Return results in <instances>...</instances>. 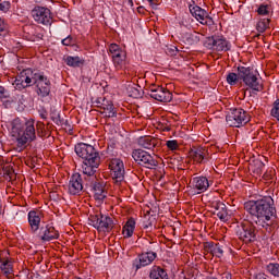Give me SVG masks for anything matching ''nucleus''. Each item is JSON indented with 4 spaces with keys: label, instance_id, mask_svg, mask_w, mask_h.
<instances>
[{
    "label": "nucleus",
    "instance_id": "45",
    "mask_svg": "<svg viewBox=\"0 0 279 279\" xmlns=\"http://www.w3.org/2000/svg\"><path fill=\"white\" fill-rule=\"evenodd\" d=\"M129 4L131 5V8H134V1L133 0H129Z\"/></svg>",
    "mask_w": 279,
    "mask_h": 279
},
{
    "label": "nucleus",
    "instance_id": "44",
    "mask_svg": "<svg viewBox=\"0 0 279 279\" xmlns=\"http://www.w3.org/2000/svg\"><path fill=\"white\" fill-rule=\"evenodd\" d=\"M134 90H135V93L133 94V97H141V94L136 89H134Z\"/></svg>",
    "mask_w": 279,
    "mask_h": 279
},
{
    "label": "nucleus",
    "instance_id": "22",
    "mask_svg": "<svg viewBox=\"0 0 279 279\" xmlns=\"http://www.w3.org/2000/svg\"><path fill=\"white\" fill-rule=\"evenodd\" d=\"M134 230H136V220L130 218L122 228L124 239H131L134 234Z\"/></svg>",
    "mask_w": 279,
    "mask_h": 279
},
{
    "label": "nucleus",
    "instance_id": "7",
    "mask_svg": "<svg viewBox=\"0 0 279 279\" xmlns=\"http://www.w3.org/2000/svg\"><path fill=\"white\" fill-rule=\"evenodd\" d=\"M239 77L253 90H263V84H260V80L252 73V69L245 66L239 68Z\"/></svg>",
    "mask_w": 279,
    "mask_h": 279
},
{
    "label": "nucleus",
    "instance_id": "31",
    "mask_svg": "<svg viewBox=\"0 0 279 279\" xmlns=\"http://www.w3.org/2000/svg\"><path fill=\"white\" fill-rule=\"evenodd\" d=\"M101 114H104V117H108L109 119L112 117H117V110H114V105H112V102L104 105Z\"/></svg>",
    "mask_w": 279,
    "mask_h": 279
},
{
    "label": "nucleus",
    "instance_id": "35",
    "mask_svg": "<svg viewBox=\"0 0 279 279\" xmlns=\"http://www.w3.org/2000/svg\"><path fill=\"white\" fill-rule=\"evenodd\" d=\"M270 12H271V7H269V4H260L257 9V14L259 16H269Z\"/></svg>",
    "mask_w": 279,
    "mask_h": 279
},
{
    "label": "nucleus",
    "instance_id": "13",
    "mask_svg": "<svg viewBox=\"0 0 279 279\" xmlns=\"http://www.w3.org/2000/svg\"><path fill=\"white\" fill-rule=\"evenodd\" d=\"M236 234L244 243H252L256 239V229L250 222H244L239 227Z\"/></svg>",
    "mask_w": 279,
    "mask_h": 279
},
{
    "label": "nucleus",
    "instance_id": "15",
    "mask_svg": "<svg viewBox=\"0 0 279 279\" xmlns=\"http://www.w3.org/2000/svg\"><path fill=\"white\" fill-rule=\"evenodd\" d=\"M209 48L214 51H230L232 45L223 35L214 36L208 39Z\"/></svg>",
    "mask_w": 279,
    "mask_h": 279
},
{
    "label": "nucleus",
    "instance_id": "26",
    "mask_svg": "<svg viewBox=\"0 0 279 279\" xmlns=\"http://www.w3.org/2000/svg\"><path fill=\"white\" fill-rule=\"evenodd\" d=\"M215 208V215H217V217H219L221 221H228V209L226 207V204L221 202L216 203Z\"/></svg>",
    "mask_w": 279,
    "mask_h": 279
},
{
    "label": "nucleus",
    "instance_id": "4",
    "mask_svg": "<svg viewBox=\"0 0 279 279\" xmlns=\"http://www.w3.org/2000/svg\"><path fill=\"white\" fill-rule=\"evenodd\" d=\"M75 154L78 156V158H82L84 162H87L88 165H97V162H101V157H99V153L88 144H77L75 146Z\"/></svg>",
    "mask_w": 279,
    "mask_h": 279
},
{
    "label": "nucleus",
    "instance_id": "12",
    "mask_svg": "<svg viewBox=\"0 0 279 279\" xmlns=\"http://www.w3.org/2000/svg\"><path fill=\"white\" fill-rule=\"evenodd\" d=\"M189 10L201 25H213V17L208 15V12L202 9V7L190 4Z\"/></svg>",
    "mask_w": 279,
    "mask_h": 279
},
{
    "label": "nucleus",
    "instance_id": "10",
    "mask_svg": "<svg viewBox=\"0 0 279 279\" xmlns=\"http://www.w3.org/2000/svg\"><path fill=\"white\" fill-rule=\"evenodd\" d=\"M32 16L36 23L41 25H51L52 16L51 11L45 7H35L32 10Z\"/></svg>",
    "mask_w": 279,
    "mask_h": 279
},
{
    "label": "nucleus",
    "instance_id": "5",
    "mask_svg": "<svg viewBox=\"0 0 279 279\" xmlns=\"http://www.w3.org/2000/svg\"><path fill=\"white\" fill-rule=\"evenodd\" d=\"M109 53L113 65L118 71H121V69L128 64V52L125 51V48L117 44H111L109 46Z\"/></svg>",
    "mask_w": 279,
    "mask_h": 279
},
{
    "label": "nucleus",
    "instance_id": "29",
    "mask_svg": "<svg viewBox=\"0 0 279 279\" xmlns=\"http://www.w3.org/2000/svg\"><path fill=\"white\" fill-rule=\"evenodd\" d=\"M101 162L97 163H88V161H84L83 163V173L85 175H95V172L97 171V168L99 167Z\"/></svg>",
    "mask_w": 279,
    "mask_h": 279
},
{
    "label": "nucleus",
    "instance_id": "28",
    "mask_svg": "<svg viewBox=\"0 0 279 279\" xmlns=\"http://www.w3.org/2000/svg\"><path fill=\"white\" fill-rule=\"evenodd\" d=\"M156 138L150 136L141 137L138 143L144 149H154L156 147Z\"/></svg>",
    "mask_w": 279,
    "mask_h": 279
},
{
    "label": "nucleus",
    "instance_id": "17",
    "mask_svg": "<svg viewBox=\"0 0 279 279\" xmlns=\"http://www.w3.org/2000/svg\"><path fill=\"white\" fill-rule=\"evenodd\" d=\"M156 253L154 252H146L140 254L134 260H133V268L138 271V269H143V267H147L148 265H151L154 260H156Z\"/></svg>",
    "mask_w": 279,
    "mask_h": 279
},
{
    "label": "nucleus",
    "instance_id": "34",
    "mask_svg": "<svg viewBox=\"0 0 279 279\" xmlns=\"http://www.w3.org/2000/svg\"><path fill=\"white\" fill-rule=\"evenodd\" d=\"M239 72V68H238ZM239 80H241V76H239V73H229L227 75V82L230 84V86H236L239 84Z\"/></svg>",
    "mask_w": 279,
    "mask_h": 279
},
{
    "label": "nucleus",
    "instance_id": "27",
    "mask_svg": "<svg viewBox=\"0 0 279 279\" xmlns=\"http://www.w3.org/2000/svg\"><path fill=\"white\" fill-rule=\"evenodd\" d=\"M0 269L2 271V274H4V276H7V278H10V276H12L14 269L12 266V260L10 259H1L0 260Z\"/></svg>",
    "mask_w": 279,
    "mask_h": 279
},
{
    "label": "nucleus",
    "instance_id": "25",
    "mask_svg": "<svg viewBox=\"0 0 279 279\" xmlns=\"http://www.w3.org/2000/svg\"><path fill=\"white\" fill-rule=\"evenodd\" d=\"M150 279H169V275L167 270L159 266H153L149 272Z\"/></svg>",
    "mask_w": 279,
    "mask_h": 279
},
{
    "label": "nucleus",
    "instance_id": "37",
    "mask_svg": "<svg viewBox=\"0 0 279 279\" xmlns=\"http://www.w3.org/2000/svg\"><path fill=\"white\" fill-rule=\"evenodd\" d=\"M267 271L272 276H277L279 278V264L271 263L267 266Z\"/></svg>",
    "mask_w": 279,
    "mask_h": 279
},
{
    "label": "nucleus",
    "instance_id": "18",
    "mask_svg": "<svg viewBox=\"0 0 279 279\" xmlns=\"http://www.w3.org/2000/svg\"><path fill=\"white\" fill-rule=\"evenodd\" d=\"M84 191V182L80 173H74L68 184V193L70 195H80Z\"/></svg>",
    "mask_w": 279,
    "mask_h": 279
},
{
    "label": "nucleus",
    "instance_id": "2",
    "mask_svg": "<svg viewBox=\"0 0 279 279\" xmlns=\"http://www.w3.org/2000/svg\"><path fill=\"white\" fill-rule=\"evenodd\" d=\"M13 86L16 90H23L27 86H36L37 94L40 97H47L51 93V82H49V78L41 73L34 72L32 69L22 71L13 82Z\"/></svg>",
    "mask_w": 279,
    "mask_h": 279
},
{
    "label": "nucleus",
    "instance_id": "9",
    "mask_svg": "<svg viewBox=\"0 0 279 279\" xmlns=\"http://www.w3.org/2000/svg\"><path fill=\"white\" fill-rule=\"evenodd\" d=\"M89 221L98 232H110L112 230V218L108 216L101 214L90 215Z\"/></svg>",
    "mask_w": 279,
    "mask_h": 279
},
{
    "label": "nucleus",
    "instance_id": "1",
    "mask_svg": "<svg viewBox=\"0 0 279 279\" xmlns=\"http://www.w3.org/2000/svg\"><path fill=\"white\" fill-rule=\"evenodd\" d=\"M244 208L253 217V221L257 225V228L269 230L274 225L276 208L274 207V198L271 196H264L257 201H248L244 204Z\"/></svg>",
    "mask_w": 279,
    "mask_h": 279
},
{
    "label": "nucleus",
    "instance_id": "16",
    "mask_svg": "<svg viewBox=\"0 0 279 279\" xmlns=\"http://www.w3.org/2000/svg\"><path fill=\"white\" fill-rule=\"evenodd\" d=\"M190 184L191 189L199 195L201 193H206V191L213 186V181L208 180L206 177H194Z\"/></svg>",
    "mask_w": 279,
    "mask_h": 279
},
{
    "label": "nucleus",
    "instance_id": "47",
    "mask_svg": "<svg viewBox=\"0 0 279 279\" xmlns=\"http://www.w3.org/2000/svg\"><path fill=\"white\" fill-rule=\"evenodd\" d=\"M154 0H148V3H153Z\"/></svg>",
    "mask_w": 279,
    "mask_h": 279
},
{
    "label": "nucleus",
    "instance_id": "8",
    "mask_svg": "<svg viewBox=\"0 0 279 279\" xmlns=\"http://www.w3.org/2000/svg\"><path fill=\"white\" fill-rule=\"evenodd\" d=\"M132 158L137 162V165L146 167V169H154V167H158V161L154 159L149 153L143 149L133 150Z\"/></svg>",
    "mask_w": 279,
    "mask_h": 279
},
{
    "label": "nucleus",
    "instance_id": "6",
    "mask_svg": "<svg viewBox=\"0 0 279 279\" xmlns=\"http://www.w3.org/2000/svg\"><path fill=\"white\" fill-rule=\"evenodd\" d=\"M226 121L230 128H241L250 123V114L243 109H233L227 114Z\"/></svg>",
    "mask_w": 279,
    "mask_h": 279
},
{
    "label": "nucleus",
    "instance_id": "39",
    "mask_svg": "<svg viewBox=\"0 0 279 279\" xmlns=\"http://www.w3.org/2000/svg\"><path fill=\"white\" fill-rule=\"evenodd\" d=\"M62 45H64L65 47H71V45H73V37L68 36L66 38H64L62 40Z\"/></svg>",
    "mask_w": 279,
    "mask_h": 279
},
{
    "label": "nucleus",
    "instance_id": "14",
    "mask_svg": "<svg viewBox=\"0 0 279 279\" xmlns=\"http://www.w3.org/2000/svg\"><path fill=\"white\" fill-rule=\"evenodd\" d=\"M109 169L111 171V178L116 182H123L125 178V167L123 166V160L112 159L109 163Z\"/></svg>",
    "mask_w": 279,
    "mask_h": 279
},
{
    "label": "nucleus",
    "instance_id": "41",
    "mask_svg": "<svg viewBox=\"0 0 279 279\" xmlns=\"http://www.w3.org/2000/svg\"><path fill=\"white\" fill-rule=\"evenodd\" d=\"M10 8V3L4 2V4L0 3V10L5 12Z\"/></svg>",
    "mask_w": 279,
    "mask_h": 279
},
{
    "label": "nucleus",
    "instance_id": "20",
    "mask_svg": "<svg viewBox=\"0 0 279 279\" xmlns=\"http://www.w3.org/2000/svg\"><path fill=\"white\" fill-rule=\"evenodd\" d=\"M190 157L192 160H194V162L202 163L204 160H208V149L202 146L193 147L190 150Z\"/></svg>",
    "mask_w": 279,
    "mask_h": 279
},
{
    "label": "nucleus",
    "instance_id": "38",
    "mask_svg": "<svg viewBox=\"0 0 279 279\" xmlns=\"http://www.w3.org/2000/svg\"><path fill=\"white\" fill-rule=\"evenodd\" d=\"M168 149H171V151H175V149H178L179 145H178V141L172 140V141H168L166 143Z\"/></svg>",
    "mask_w": 279,
    "mask_h": 279
},
{
    "label": "nucleus",
    "instance_id": "3",
    "mask_svg": "<svg viewBox=\"0 0 279 279\" xmlns=\"http://www.w3.org/2000/svg\"><path fill=\"white\" fill-rule=\"evenodd\" d=\"M35 123L34 119H29L23 123L19 118L10 122L9 134L12 141L16 142L17 147H25L27 143L36 141Z\"/></svg>",
    "mask_w": 279,
    "mask_h": 279
},
{
    "label": "nucleus",
    "instance_id": "32",
    "mask_svg": "<svg viewBox=\"0 0 279 279\" xmlns=\"http://www.w3.org/2000/svg\"><path fill=\"white\" fill-rule=\"evenodd\" d=\"M250 169H252L253 173L256 175H263V169H265V163L260 160H255L254 165H251Z\"/></svg>",
    "mask_w": 279,
    "mask_h": 279
},
{
    "label": "nucleus",
    "instance_id": "46",
    "mask_svg": "<svg viewBox=\"0 0 279 279\" xmlns=\"http://www.w3.org/2000/svg\"><path fill=\"white\" fill-rule=\"evenodd\" d=\"M257 279H267V278H265V276H263V275H259V276H257Z\"/></svg>",
    "mask_w": 279,
    "mask_h": 279
},
{
    "label": "nucleus",
    "instance_id": "30",
    "mask_svg": "<svg viewBox=\"0 0 279 279\" xmlns=\"http://www.w3.org/2000/svg\"><path fill=\"white\" fill-rule=\"evenodd\" d=\"M65 64L68 66H73L74 69H76L77 66H82L84 64V59L80 57L69 56L65 58Z\"/></svg>",
    "mask_w": 279,
    "mask_h": 279
},
{
    "label": "nucleus",
    "instance_id": "43",
    "mask_svg": "<svg viewBox=\"0 0 279 279\" xmlns=\"http://www.w3.org/2000/svg\"><path fill=\"white\" fill-rule=\"evenodd\" d=\"M192 38L195 40V43L199 41V37L197 36V34L191 35Z\"/></svg>",
    "mask_w": 279,
    "mask_h": 279
},
{
    "label": "nucleus",
    "instance_id": "40",
    "mask_svg": "<svg viewBox=\"0 0 279 279\" xmlns=\"http://www.w3.org/2000/svg\"><path fill=\"white\" fill-rule=\"evenodd\" d=\"M24 32L27 33L29 36H34V26H25Z\"/></svg>",
    "mask_w": 279,
    "mask_h": 279
},
{
    "label": "nucleus",
    "instance_id": "11",
    "mask_svg": "<svg viewBox=\"0 0 279 279\" xmlns=\"http://www.w3.org/2000/svg\"><path fill=\"white\" fill-rule=\"evenodd\" d=\"M149 96L156 101H163L165 104H169L173 99V94L169 89L158 85L150 86Z\"/></svg>",
    "mask_w": 279,
    "mask_h": 279
},
{
    "label": "nucleus",
    "instance_id": "36",
    "mask_svg": "<svg viewBox=\"0 0 279 279\" xmlns=\"http://www.w3.org/2000/svg\"><path fill=\"white\" fill-rule=\"evenodd\" d=\"M10 34V26L5 20L0 17V36H8Z\"/></svg>",
    "mask_w": 279,
    "mask_h": 279
},
{
    "label": "nucleus",
    "instance_id": "42",
    "mask_svg": "<svg viewBox=\"0 0 279 279\" xmlns=\"http://www.w3.org/2000/svg\"><path fill=\"white\" fill-rule=\"evenodd\" d=\"M8 97L5 95V88L3 86H0V99H5Z\"/></svg>",
    "mask_w": 279,
    "mask_h": 279
},
{
    "label": "nucleus",
    "instance_id": "23",
    "mask_svg": "<svg viewBox=\"0 0 279 279\" xmlns=\"http://www.w3.org/2000/svg\"><path fill=\"white\" fill-rule=\"evenodd\" d=\"M205 252L211 254V256H216L217 258H221V256H223V248H221L219 244H215L213 242L205 243Z\"/></svg>",
    "mask_w": 279,
    "mask_h": 279
},
{
    "label": "nucleus",
    "instance_id": "19",
    "mask_svg": "<svg viewBox=\"0 0 279 279\" xmlns=\"http://www.w3.org/2000/svg\"><path fill=\"white\" fill-rule=\"evenodd\" d=\"M31 232L35 233L40 230V221H43V213L40 210H31L27 215Z\"/></svg>",
    "mask_w": 279,
    "mask_h": 279
},
{
    "label": "nucleus",
    "instance_id": "33",
    "mask_svg": "<svg viewBox=\"0 0 279 279\" xmlns=\"http://www.w3.org/2000/svg\"><path fill=\"white\" fill-rule=\"evenodd\" d=\"M267 27H269V19H262L256 24V31L259 32V34L265 33Z\"/></svg>",
    "mask_w": 279,
    "mask_h": 279
},
{
    "label": "nucleus",
    "instance_id": "21",
    "mask_svg": "<svg viewBox=\"0 0 279 279\" xmlns=\"http://www.w3.org/2000/svg\"><path fill=\"white\" fill-rule=\"evenodd\" d=\"M60 233L53 226L47 225L45 229L41 231V240L43 241H53L56 239H59Z\"/></svg>",
    "mask_w": 279,
    "mask_h": 279
},
{
    "label": "nucleus",
    "instance_id": "24",
    "mask_svg": "<svg viewBox=\"0 0 279 279\" xmlns=\"http://www.w3.org/2000/svg\"><path fill=\"white\" fill-rule=\"evenodd\" d=\"M106 195H108V192H106V185L104 183H95L94 185V197L98 202H102V199H106Z\"/></svg>",
    "mask_w": 279,
    "mask_h": 279
}]
</instances>
